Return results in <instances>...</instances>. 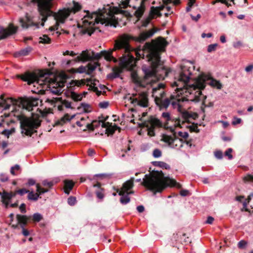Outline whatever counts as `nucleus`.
I'll return each mask as SVG.
<instances>
[{
    "mask_svg": "<svg viewBox=\"0 0 253 253\" xmlns=\"http://www.w3.org/2000/svg\"><path fill=\"white\" fill-rule=\"evenodd\" d=\"M168 44L165 39L159 37L156 41L152 40V42H146L143 46L142 58L144 59L146 57L150 65L143 66L142 69L144 79H150V83L164 80L168 75L169 71L161 60V53L165 51Z\"/></svg>",
    "mask_w": 253,
    "mask_h": 253,
    "instance_id": "1",
    "label": "nucleus"
},
{
    "mask_svg": "<svg viewBox=\"0 0 253 253\" xmlns=\"http://www.w3.org/2000/svg\"><path fill=\"white\" fill-rule=\"evenodd\" d=\"M141 184L153 192L154 194L161 193L168 186L176 187L178 189L182 188L181 184L176 180L165 177L162 171H153L149 174H145Z\"/></svg>",
    "mask_w": 253,
    "mask_h": 253,
    "instance_id": "2",
    "label": "nucleus"
},
{
    "mask_svg": "<svg viewBox=\"0 0 253 253\" xmlns=\"http://www.w3.org/2000/svg\"><path fill=\"white\" fill-rule=\"evenodd\" d=\"M51 73L48 70L45 71L40 70L38 75L34 72H26L23 75H19L18 78H20L22 81L27 82L28 84L30 85L36 83L40 85L47 84L51 92L56 95H60L62 92V88L63 86L61 83H58L54 78H49L46 76L50 75Z\"/></svg>",
    "mask_w": 253,
    "mask_h": 253,
    "instance_id": "3",
    "label": "nucleus"
},
{
    "mask_svg": "<svg viewBox=\"0 0 253 253\" xmlns=\"http://www.w3.org/2000/svg\"><path fill=\"white\" fill-rule=\"evenodd\" d=\"M53 0H32L34 3H37L38 11L41 17V25L44 26V23L50 17H52L55 20V24L53 26L55 30L58 29L59 23H64L66 19L69 16V12L67 10H59L56 13L51 10L53 6Z\"/></svg>",
    "mask_w": 253,
    "mask_h": 253,
    "instance_id": "4",
    "label": "nucleus"
},
{
    "mask_svg": "<svg viewBox=\"0 0 253 253\" xmlns=\"http://www.w3.org/2000/svg\"><path fill=\"white\" fill-rule=\"evenodd\" d=\"M53 0H32L34 3H37L38 11L41 17V25L44 26V23L50 17H52L55 20V24L53 26L55 30L58 29L59 23H64L66 19L69 16V12L67 10H59L56 13L51 10L53 6Z\"/></svg>",
    "mask_w": 253,
    "mask_h": 253,
    "instance_id": "5",
    "label": "nucleus"
},
{
    "mask_svg": "<svg viewBox=\"0 0 253 253\" xmlns=\"http://www.w3.org/2000/svg\"><path fill=\"white\" fill-rule=\"evenodd\" d=\"M132 38L129 35L124 34L121 36L119 39L115 41L114 49L125 50L127 56H124L121 59V65L123 68L126 69L131 71L135 66V61L134 56L130 54V51L133 50L129 44V42Z\"/></svg>",
    "mask_w": 253,
    "mask_h": 253,
    "instance_id": "6",
    "label": "nucleus"
},
{
    "mask_svg": "<svg viewBox=\"0 0 253 253\" xmlns=\"http://www.w3.org/2000/svg\"><path fill=\"white\" fill-rule=\"evenodd\" d=\"M206 84L218 89H220L222 87V84L219 81L213 79L209 75L202 74L198 76L194 84L191 86L195 90L198 89L195 92L196 94L194 98L191 99L192 101L199 102L201 101L200 97L202 95V90L205 88Z\"/></svg>",
    "mask_w": 253,
    "mask_h": 253,
    "instance_id": "7",
    "label": "nucleus"
},
{
    "mask_svg": "<svg viewBox=\"0 0 253 253\" xmlns=\"http://www.w3.org/2000/svg\"><path fill=\"white\" fill-rule=\"evenodd\" d=\"M16 117L20 122L21 133L23 135L31 137L37 132V129L41 125L42 121L38 118L28 117L24 114L17 115Z\"/></svg>",
    "mask_w": 253,
    "mask_h": 253,
    "instance_id": "8",
    "label": "nucleus"
},
{
    "mask_svg": "<svg viewBox=\"0 0 253 253\" xmlns=\"http://www.w3.org/2000/svg\"><path fill=\"white\" fill-rule=\"evenodd\" d=\"M195 70V66L191 62H189L188 65H184L181 66V70L178 76L177 81H175L172 84V86H177L175 91L177 92H180L182 93V87H184L189 82L190 76L192 75V71Z\"/></svg>",
    "mask_w": 253,
    "mask_h": 253,
    "instance_id": "9",
    "label": "nucleus"
},
{
    "mask_svg": "<svg viewBox=\"0 0 253 253\" xmlns=\"http://www.w3.org/2000/svg\"><path fill=\"white\" fill-rule=\"evenodd\" d=\"M84 12H86V15L84 16V18H88L90 19H92L93 15L95 16V22L98 24L99 23H101L103 24H105L106 26H113L114 27H116V24H117V22L116 21L115 19V16L112 15L110 18H98L99 12H94L91 14H90L89 11H84Z\"/></svg>",
    "mask_w": 253,
    "mask_h": 253,
    "instance_id": "10",
    "label": "nucleus"
},
{
    "mask_svg": "<svg viewBox=\"0 0 253 253\" xmlns=\"http://www.w3.org/2000/svg\"><path fill=\"white\" fill-rule=\"evenodd\" d=\"M17 29L18 27L14 26L12 23L9 25L8 28L0 27V40L6 39L9 36L15 34Z\"/></svg>",
    "mask_w": 253,
    "mask_h": 253,
    "instance_id": "11",
    "label": "nucleus"
},
{
    "mask_svg": "<svg viewBox=\"0 0 253 253\" xmlns=\"http://www.w3.org/2000/svg\"><path fill=\"white\" fill-rule=\"evenodd\" d=\"M84 29L81 30V33L83 35L87 34L89 36H91L95 31L98 29L97 28L94 27L95 23L93 21L89 22L87 20L84 19L83 21Z\"/></svg>",
    "mask_w": 253,
    "mask_h": 253,
    "instance_id": "12",
    "label": "nucleus"
},
{
    "mask_svg": "<svg viewBox=\"0 0 253 253\" xmlns=\"http://www.w3.org/2000/svg\"><path fill=\"white\" fill-rule=\"evenodd\" d=\"M174 99V95H171L170 98H155V102L160 110L167 109L169 106L171 101Z\"/></svg>",
    "mask_w": 253,
    "mask_h": 253,
    "instance_id": "13",
    "label": "nucleus"
},
{
    "mask_svg": "<svg viewBox=\"0 0 253 253\" xmlns=\"http://www.w3.org/2000/svg\"><path fill=\"white\" fill-rule=\"evenodd\" d=\"M157 30L158 29L156 28H154L148 31L141 32L138 37L135 38V41L139 42H142L153 36Z\"/></svg>",
    "mask_w": 253,
    "mask_h": 253,
    "instance_id": "14",
    "label": "nucleus"
},
{
    "mask_svg": "<svg viewBox=\"0 0 253 253\" xmlns=\"http://www.w3.org/2000/svg\"><path fill=\"white\" fill-rule=\"evenodd\" d=\"M26 22H25L23 18H21L19 21L21 24V26L24 28H28L30 26H36V28H39V23H35L32 21L31 18L28 16V14H26Z\"/></svg>",
    "mask_w": 253,
    "mask_h": 253,
    "instance_id": "15",
    "label": "nucleus"
},
{
    "mask_svg": "<svg viewBox=\"0 0 253 253\" xmlns=\"http://www.w3.org/2000/svg\"><path fill=\"white\" fill-rule=\"evenodd\" d=\"M131 78L133 81L140 86L144 87L145 84L150 83V79H145L144 77L141 79L136 73L131 74Z\"/></svg>",
    "mask_w": 253,
    "mask_h": 253,
    "instance_id": "16",
    "label": "nucleus"
},
{
    "mask_svg": "<svg viewBox=\"0 0 253 253\" xmlns=\"http://www.w3.org/2000/svg\"><path fill=\"white\" fill-rule=\"evenodd\" d=\"M171 104L173 107H175L176 105H178V111L181 113V116L183 119L185 120L184 121L182 122V124H183L185 122L190 124L191 122L189 121V119L191 118V112H189L186 110L181 111V107L177 103V102L175 101H173L171 102Z\"/></svg>",
    "mask_w": 253,
    "mask_h": 253,
    "instance_id": "17",
    "label": "nucleus"
},
{
    "mask_svg": "<svg viewBox=\"0 0 253 253\" xmlns=\"http://www.w3.org/2000/svg\"><path fill=\"white\" fill-rule=\"evenodd\" d=\"M30 217H28L25 215L17 214L16 219L21 228H25L28 224V221Z\"/></svg>",
    "mask_w": 253,
    "mask_h": 253,
    "instance_id": "18",
    "label": "nucleus"
},
{
    "mask_svg": "<svg viewBox=\"0 0 253 253\" xmlns=\"http://www.w3.org/2000/svg\"><path fill=\"white\" fill-rule=\"evenodd\" d=\"M91 55L87 50L83 51L81 54L76 58L75 61L76 62L90 61L91 60Z\"/></svg>",
    "mask_w": 253,
    "mask_h": 253,
    "instance_id": "19",
    "label": "nucleus"
},
{
    "mask_svg": "<svg viewBox=\"0 0 253 253\" xmlns=\"http://www.w3.org/2000/svg\"><path fill=\"white\" fill-rule=\"evenodd\" d=\"M134 180L133 177H131L130 179L126 181L123 184L122 187L119 191H124L126 193L127 191L131 190L134 186Z\"/></svg>",
    "mask_w": 253,
    "mask_h": 253,
    "instance_id": "20",
    "label": "nucleus"
},
{
    "mask_svg": "<svg viewBox=\"0 0 253 253\" xmlns=\"http://www.w3.org/2000/svg\"><path fill=\"white\" fill-rule=\"evenodd\" d=\"M139 106L143 107L148 106V95L146 92H142L139 95Z\"/></svg>",
    "mask_w": 253,
    "mask_h": 253,
    "instance_id": "21",
    "label": "nucleus"
},
{
    "mask_svg": "<svg viewBox=\"0 0 253 253\" xmlns=\"http://www.w3.org/2000/svg\"><path fill=\"white\" fill-rule=\"evenodd\" d=\"M75 117V115H73L71 117L68 114H66L63 117H62L60 120H57L54 125V126H63L66 122L70 121Z\"/></svg>",
    "mask_w": 253,
    "mask_h": 253,
    "instance_id": "22",
    "label": "nucleus"
},
{
    "mask_svg": "<svg viewBox=\"0 0 253 253\" xmlns=\"http://www.w3.org/2000/svg\"><path fill=\"white\" fill-rule=\"evenodd\" d=\"M171 131L173 132V135L175 136V139L173 141V142L171 143V146H170L171 148H177L179 149L183 147V140L182 139H179L176 136L175 132L173 129H171Z\"/></svg>",
    "mask_w": 253,
    "mask_h": 253,
    "instance_id": "23",
    "label": "nucleus"
},
{
    "mask_svg": "<svg viewBox=\"0 0 253 253\" xmlns=\"http://www.w3.org/2000/svg\"><path fill=\"white\" fill-rule=\"evenodd\" d=\"M73 6L71 7V8H64L62 9L61 10H68L69 12V15H70L71 13L73 12L74 13H75L80 10H81L82 8V6L81 4H80L79 2L73 0Z\"/></svg>",
    "mask_w": 253,
    "mask_h": 253,
    "instance_id": "24",
    "label": "nucleus"
},
{
    "mask_svg": "<svg viewBox=\"0 0 253 253\" xmlns=\"http://www.w3.org/2000/svg\"><path fill=\"white\" fill-rule=\"evenodd\" d=\"M115 190L117 193H118L120 196H121L120 201L122 204L125 205L130 202V198L129 196H128V195L124 193V191H119V189L118 188H116Z\"/></svg>",
    "mask_w": 253,
    "mask_h": 253,
    "instance_id": "25",
    "label": "nucleus"
},
{
    "mask_svg": "<svg viewBox=\"0 0 253 253\" xmlns=\"http://www.w3.org/2000/svg\"><path fill=\"white\" fill-rule=\"evenodd\" d=\"M74 186V183L71 180H64V190L65 193L69 195L70 191L73 189Z\"/></svg>",
    "mask_w": 253,
    "mask_h": 253,
    "instance_id": "26",
    "label": "nucleus"
},
{
    "mask_svg": "<svg viewBox=\"0 0 253 253\" xmlns=\"http://www.w3.org/2000/svg\"><path fill=\"white\" fill-rule=\"evenodd\" d=\"M32 48L28 46L27 47L25 48L22 49L20 50V51L16 52L14 54V56L16 57H19V56H24L28 55L30 52L32 51Z\"/></svg>",
    "mask_w": 253,
    "mask_h": 253,
    "instance_id": "27",
    "label": "nucleus"
},
{
    "mask_svg": "<svg viewBox=\"0 0 253 253\" xmlns=\"http://www.w3.org/2000/svg\"><path fill=\"white\" fill-rule=\"evenodd\" d=\"M149 122L151 127L155 128V127H161L162 126V123L160 120L152 116L149 118Z\"/></svg>",
    "mask_w": 253,
    "mask_h": 253,
    "instance_id": "28",
    "label": "nucleus"
},
{
    "mask_svg": "<svg viewBox=\"0 0 253 253\" xmlns=\"http://www.w3.org/2000/svg\"><path fill=\"white\" fill-rule=\"evenodd\" d=\"M144 10L145 4L141 2L140 5L134 12V15L138 18V20H139L143 15Z\"/></svg>",
    "mask_w": 253,
    "mask_h": 253,
    "instance_id": "29",
    "label": "nucleus"
},
{
    "mask_svg": "<svg viewBox=\"0 0 253 253\" xmlns=\"http://www.w3.org/2000/svg\"><path fill=\"white\" fill-rule=\"evenodd\" d=\"M101 53L102 56H103L107 61H110L112 60H113L115 62L117 61L116 59L114 58L112 55V51H107L106 50H103L101 51Z\"/></svg>",
    "mask_w": 253,
    "mask_h": 253,
    "instance_id": "30",
    "label": "nucleus"
},
{
    "mask_svg": "<svg viewBox=\"0 0 253 253\" xmlns=\"http://www.w3.org/2000/svg\"><path fill=\"white\" fill-rule=\"evenodd\" d=\"M100 66L98 62H95L93 64L88 63L86 67V74L90 75L92 74L93 71L95 70L97 66Z\"/></svg>",
    "mask_w": 253,
    "mask_h": 253,
    "instance_id": "31",
    "label": "nucleus"
},
{
    "mask_svg": "<svg viewBox=\"0 0 253 253\" xmlns=\"http://www.w3.org/2000/svg\"><path fill=\"white\" fill-rule=\"evenodd\" d=\"M175 139V136L173 135V137L169 136L167 134H163L162 135V138L161 139V141H164L167 143H168L169 147H170L171 145V143L173 142V141Z\"/></svg>",
    "mask_w": 253,
    "mask_h": 253,
    "instance_id": "32",
    "label": "nucleus"
},
{
    "mask_svg": "<svg viewBox=\"0 0 253 253\" xmlns=\"http://www.w3.org/2000/svg\"><path fill=\"white\" fill-rule=\"evenodd\" d=\"M117 129L120 131L121 128L116 125L114 126H112L111 125L109 127L106 129V133L108 134V135H113Z\"/></svg>",
    "mask_w": 253,
    "mask_h": 253,
    "instance_id": "33",
    "label": "nucleus"
},
{
    "mask_svg": "<svg viewBox=\"0 0 253 253\" xmlns=\"http://www.w3.org/2000/svg\"><path fill=\"white\" fill-rule=\"evenodd\" d=\"M28 193V199L29 200L34 201H37L38 200L39 197L40 195V193H39L38 192H37V193H34L33 191L30 192L29 191V192Z\"/></svg>",
    "mask_w": 253,
    "mask_h": 253,
    "instance_id": "34",
    "label": "nucleus"
},
{
    "mask_svg": "<svg viewBox=\"0 0 253 253\" xmlns=\"http://www.w3.org/2000/svg\"><path fill=\"white\" fill-rule=\"evenodd\" d=\"M0 196H1V202L9 201L11 199L8 192L4 190L3 192H0Z\"/></svg>",
    "mask_w": 253,
    "mask_h": 253,
    "instance_id": "35",
    "label": "nucleus"
},
{
    "mask_svg": "<svg viewBox=\"0 0 253 253\" xmlns=\"http://www.w3.org/2000/svg\"><path fill=\"white\" fill-rule=\"evenodd\" d=\"M70 97L75 101H81L83 98L82 94H78L74 91L71 92Z\"/></svg>",
    "mask_w": 253,
    "mask_h": 253,
    "instance_id": "36",
    "label": "nucleus"
},
{
    "mask_svg": "<svg viewBox=\"0 0 253 253\" xmlns=\"http://www.w3.org/2000/svg\"><path fill=\"white\" fill-rule=\"evenodd\" d=\"M40 39L41 40V41L39 42L40 43L48 44L50 43L51 42L50 39L46 35H43V37H40Z\"/></svg>",
    "mask_w": 253,
    "mask_h": 253,
    "instance_id": "37",
    "label": "nucleus"
},
{
    "mask_svg": "<svg viewBox=\"0 0 253 253\" xmlns=\"http://www.w3.org/2000/svg\"><path fill=\"white\" fill-rule=\"evenodd\" d=\"M124 68L122 67L121 68L119 67H115L113 69V74L115 75V76L116 78H119L120 77V75L122 73L123 70Z\"/></svg>",
    "mask_w": 253,
    "mask_h": 253,
    "instance_id": "38",
    "label": "nucleus"
},
{
    "mask_svg": "<svg viewBox=\"0 0 253 253\" xmlns=\"http://www.w3.org/2000/svg\"><path fill=\"white\" fill-rule=\"evenodd\" d=\"M91 60H99L102 56L101 51L99 53H95L94 51H91Z\"/></svg>",
    "mask_w": 253,
    "mask_h": 253,
    "instance_id": "39",
    "label": "nucleus"
},
{
    "mask_svg": "<svg viewBox=\"0 0 253 253\" xmlns=\"http://www.w3.org/2000/svg\"><path fill=\"white\" fill-rule=\"evenodd\" d=\"M188 127L191 132H199L200 130L198 127V124L193 123L192 126H188Z\"/></svg>",
    "mask_w": 253,
    "mask_h": 253,
    "instance_id": "40",
    "label": "nucleus"
},
{
    "mask_svg": "<svg viewBox=\"0 0 253 253\" xmlns=\"http://www.w3.org/2000/svg\"><path fill=\"white\" fill-rule=\"evenodd\" d=\"M36 187L37 192L40 193V195L46 193L48 191V189L42 188L39 184H37Z\"/></svg>",
    "mask_w": 253,
    "mask_h": 253,
    "instance_id": "41",
    "label": "nucleus"
},
{
    "mask_svg": "<svg viewBox=\"0 0 253 253\" xmlns=\"http://www.w3.org/2000/svg\"><path fill=\"white\" fill-rule=\"evenodd\" d=\"M104 189L103 188H100L99 189H97L96 192V195L97 197L99 199H102L104 198Z\"/></svg>",
    "mask_w": 253,
    "mask_h": 253,
    "instance_id": "42",
    "label": "nucleus"
},
{
    "mask_svg": "<svg viewBox=\"0 0 253 253\" xmlns=\"http://www.w3.org/2000/svg\"><path fill=\"white\" fill-rule=\"evenodd\" d=\"M42 215L39 213H34L33 215V220L34 222H39L42 219Z\"/></svg>",
    "mask_w": 253,
    "mask_h": 253,
    "instance_id": "43",
    "label": "nucleus"
},
{
    "mask_svg": "<svg viewBox=\"0 0 253 253\" xmlns=\"http://www.w3.org/2000/svg\"><path fill=\"white\" fill-rule=\"evenodd\" d=\"M151 13L153 14L158 15V16L160 17L162 14L160 12L158 7L152 6L151 7L150 10Z\"/></svg>",
    "mask_w": 253,
    "mask_h": 253,
    "instance_id": "44",
    "label": "nucleus"
},
{
    "mask_svg": "<svg viewBox=\"0 0 253 253\" xmlns=\"http://www.w3.org/2000/svg\"><path fill=\"white\" fill-rule=\"evenodd\" d=\"M217 46H218V44L217 43L210 44L208 47V49H207L208 52H211L214 51L216 50V48Z\"/></svg>",
    "mask_w": 253,
    "mask_h": 253,
    "instance_id": "45",
    "label": "nucleus"
},
{
    "mask_svg": "<svg viewBox=\"0 0 253 253\" xmlns=\"http://www.w3.org/2000/svg\"><path fill=\"white\" fill-rule=\"evenodd\" d=\"M201 100L202 101V105H204V107H211L213 106V103L212 102H210L208 105H207L205 104V100L207 99V96L202 95L200 97Z\"/></svg>",
    "mask_w": 253,
    "mask_h": 253,
    "instance_id": "46",
    "label": "nucleus"
},
{
    "mask_svg": "<svg viewBox=\"0 0 253 253\" xmlns=\"http://www.w3.org/2000/svg\"><path fill=\"white\" fill-rule=\"evenodd\" d=\"M42 184L43 186L51 188L53 185V182L52 181H48L47 180H44L42 182Z\"/></svg>",
    "mask_w": 253,
    "mask_h": 253,
    "instance_id": "47",
    "label": "nucleus"
},
{
    "mask_svg": "<svg viewBox=\"0 0 253 253\" xmlns=\"http://www.w3.org/2000/svg\"><path fill=\"white\" fill-rule=\"evenodd\" d=\"M153 156L155 158H159L162 156V152L158 149H155L153 152Z\"/></svg>",
    "mask_w": 253,
    "mask_h": 253,
    "instance_id": "48",
    "label": "nucleus"
},
{
    "mask_svg": "<svg viewBox=\"0 0 253 253\" xmlns=\"http://www.w3.org/2000/svg\"><path fill=\"white\" fill-rule=\"evenodd\" d=\"M73 83L75 84V85L78 86H80L81 85L85 84V80L82 79L81 80H74Z\"/></svg>",
    "mask_w": 253,
    "mask_h": 253,
    "instance_id": "49",
    "label": "nucleus"
},
{
    "mask_svg": "<svg viewBox=\"0 0 253 253\" xmlns=\"http://www.w3.org/2000/svg\"><path fill=\"white\" fill-rule=\"evenodd\" d=\"M1 99L3 100V102L0 103V107H3L4 108V109H6V110L8 109L10 107V105L6 103V101L5 100H4L3 96H1Z\"/></svg>",
    "mask_w": 253,
    "mask_h": 253,
    "instance_id": "50",
    "label": "nucleus"
},
{
    "mask_svg": "<svg viewBox=\"0 0 253 253\" xmlns=\"http://www.w3.org/2000/svg\"><path fill=\"white\" fill-rule=\"evenodd\" d=\"M76 202V198L75 197L71 196L68 199V203L70 206H73Z\"/></svg>",
    "mask_w": 253,
    "mask_h": 253,
    "instance_id": "51",
    "label": "nucleus"
},
{
    "mask_svg": "<svg viewBox=\"0 0 253 253\" xmlns=\"http://www.w3.org/2000/svg\"><path fill=\"white\" fill-rule=\"evenodd\" d=\"M76 72L79 73H85L86 74V67L83 66L76 69Z\"/></svg>",
    "mask_w": 253,
    "mask_h": 253,
    "instance_id": "52",
    "label": "nucleus"
},
{
    "mask_svg": "<svg viewBox=\"0 0 253 253\" xmlns=\"http://www.w3.org/2000/svg\"><path fill=\"white\" fill-rule=\"evenodd\" d=\"M155 128L154 127H151L149 126L147 128L148 131V135L150 136H154L155 135V131H154Z\"/></svg>",
    "mask_w": 253,
    "mask_h": 253,
    "instance_id": "53",
    "label": "nucleus"
},
{
    "mask_svg": "<svg viewBox=\"0 0 253 253\" xmlns=\"http://www.w3.org/2000/svg\"><path fill=\"white\" fill-rule=\"evenodd\" d=\"M28 192L29 190L25 188H22L16 190V193H17L18 194H19L21 196H22L26 193H28Z\"/></svg>",
    "mask_w": 253,
    "mask_h": 253,
    "instance_id": "54",
    "label": "nucleus"
},
{
    "mask_svg": "<svg viewBox=\"0 0 253 253\" xmlns=\"http://www.w3.org/2000/svg\"><path fill=\"white\" fill-rule=\"evenodd\" d=\"M151 20V18L150 17H148L147 18H146L145 20H143L142 21V27H146L148 25V24L150 23Z\"/></svg>",
    "mask_w": 253,
    "mask_h": 253,
    "instance_id": "55",
    "label": "nucleus"
},
{
    "mask_svg": "<svg viewBox=\"0 0 253 253\" xmlns=\"http://www.w3.org/2000/svg\"><path fill=\"white\" fill-rule=\"evenodd\" d=\"M159 167L166 169H170V166L168 164L164 162H161Z\"/></svg>",
    "mask_w": 253,
    "mask_h": 253,
    "instance_id": "56",
    "label": "nucleus"
},
{
    "mask_svg": "<svg viewBox=\"0 0 253 253\" xmlns=\"http://www.w3.org/2000/svg\"><path fill=\"white\" fill-rule=\"evenodd\" d=\"M99 107L101 108L105 109L107 108L109 106L108 102H101L99 103Z\"/></svg>",
    "mask_w": 253,
    "mask_h": 253,
    "instance_id": "57",
    "label": "nucleus"
},
{
    "mask_svg": "<svg viewBox=\"0 0 253 253\" xmlns=\"http://www.w3.org/2000/svg\"><path fill=\"white\" fill-rule=\"evenodd\" d=\"M247 244V242L244 240H241L238 243V247L240 249H243L246 246Z\"/></svg>",
    "mask_w": 253,
    "mask_h": 253,
    "instance_id": "58",
    "label": "nucleus"
},
{
    "mask_svg": "<svg viewBox=\"0 0 253 253\" xmlns=\"http://www.w3.org/2000/svg\"><path fill=\"white\" fill-rule=\"evenodd\" d=\"M214 156L216 158L221 159L222 158L223 154L221 151H216L214 152Z\"/></svg>",
    "mask_w": 253,
    "mask_h": 253,
    "instance_id": "59",
    "label": "nucleus"
},
{
    "mask_svg": "<svg viewBox=\"0 0 253 253\" xmlns=\"http://www.w3.org/2000/svg\"><path fill=\"white\" fill-rule=\"evenodd\" d=\"M178 134L179 136H180L183 138H185V139L187 138L189 136V134L187 132H183L181 131H179L178 133Z\"/></svg>",
    "mask_w": 253,
    "mask_h": 253,
    "instance_id": "60",
    "label": "nucleus"
},
{
    "mask_svg": "<svg viewBox=\"0 0 253 253\" xmlns=\"http://www.w3.org/2000/svg\"><path fill=\"white\" fill-rule=\"evenodd\" d=\"M8 180V176L4 173H1L0 175V180L1 182H6Z\"/></svg>",
    "mask_w": 253,
    "mask_h": 253,
    "instance_id": "61",
    "label": "nucleus"
},
{
    "mask_svg": "<svg viewBox=\"0 0 253 253\" xmlns=\"http://www.w3.org/2000/svg\"><path fill=\"white\" fill-rule=\"evenodd\" d=\"M162 117L166 119L167 121L171 120L170 114L169 112H164L162 114Z\"/></svg>",
    "mask_w": 253,
    "mask_h": 253,
    "instance_id": "62",
    "label": "nucleus"
},
{
    "mask_svg": "<svg viewBox=\"0 0 253 253\" xmlns=\"http://www.w3.org/2000/svg\"><path fill=\"white\" fill-rule=\"evenodd\" d=\"M232 151V149L231 148H229L226 151V152L225 153V155L228 156L229 159H231L233 158V156L231 154Z\"/></svg>",
    "mask_w": 253,
    "mask_h": 253,
    "instance_id": "63",
    "label": "nucleus"
},
{
    "mask_svg": "<svg viewBox=\"0 0 253 253\" xmlns=\"http://www.w3.org/2000/svg\"><path fill=\"white\" fill-rule=\"evenodd\" d=\"M244 180L246 181H253V175L248 174L244 178Z\"/></svg>",
    "mask_w": 253,
    "mask_h": 253,
    "instance_id": "64",
    "label": "nucleus"
}]
</instances>
